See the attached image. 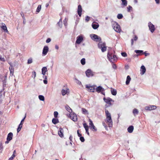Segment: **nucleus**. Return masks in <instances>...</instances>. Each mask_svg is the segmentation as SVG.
<instances>
[{
	"instance_id": "obj_1",
	"label": "nucleus",
	"mask_w": 160,
	"mask_h": 160,
	"mask_svg": "<svg viewBox=\"0 0 160 160\" xmlns=\"http://www.w3.org/2000/svg\"><path fill=\"white\" fill-rule=\"evenodd\" d=\"M105 114L106 118L105 122L108 124L109 127L112 128V127L113 122L111 114L107 110H105Z\"/></svg>"
},
{
	"instance_id": "obj_2",
	"label": "nucleus",
	"mask_w": 160,
	"mask_h": 160,
	"mask_svg": "<svg viewBox=\"0 0 160 160\" xmlns=\"http://www.w3.org/2000/svg\"><path fill=\"white\" fill-rule=\"evenodd\" d=\"M112 24L113 28L116 32L119 33L121 32V29L120 27L117 22H113Z\"/></svg>"
},
{
	"instance_id": "obj_3",
	"label": "nucleus",
	"mask_w": 160,
	"mask_h": 160,
	"mask_svg": "<svg viewBox=\"0 0 160 160\" xmlns=\"http://www.w3.org/2000/svg\"><path fill=\"white\" fill-rule=\"evenodd\" d=\"M108 60L112 62H113L117 60V57L115 55H112L111 53H108L107 55Z\"/></svg>"
},
{
	"instance_id": "obj_4",
	"label": "nucleus",
	"mask_w": 160,
	"mask_h": 160,
	"mask_svg": "<svg viewBox=\"0 0 160 160\" xmlns=\"http://www.w3.org/2000/svg\"><path fill=\"white\" fill-rule=\"evenodd\" d=\"M98 47L101 49L102 52H104L107 50V47L106 44L104 43L100 42L98 45Z\"/></svg>"
},
{
	"instance_id": "obj_5",
	"label": "nucleus",
	"mask_w": 160,
	"mask_h": 160,
	"mask_svg": "<svg viewBox=\"0 0 160 160\" xmlns=\"http://www.w3.org/2000/svg\"><path fill=\"white\" fill-rule=\"evenodd\" d=\"M90 37L92 39L95 41L99 42L101 41L100 38L96 34H91L90 35Z\"/></svg>"
},
{
	"instance_id": "obj_6",
	"label": "nucleus",
	"mask_w": 160,
	"mask_h": 160,
	"mask_svg": "<svg viewBox=\"0 0 160 160\" xmlns=\"http://www.w3.org/2000/svg\"><path fill=\"white\" fill-rule=\"evenodd\" d=\"M85 86L88 92H94L96 86H91L90 85H86Z\"/></svg>"
},
{
	"instance_id": "obj_7",
	"label": "nucleus",
	"mask_w": 160,
	"mask_h": 160,
	"mask_svg": "<svg viewBox=\"0 0 160 160\" xmlns=\"http://www.w3.org/2000/svg\"><path fill=\"white\" fill-rule=\"evenodd\" d=\"M69 90L66 86H64L62 90V94L63 96L69 94Z\"/></svg>"
},
{
	"instance_id": "obj_8",
	"label": "nucleus",
	"mask_w": 160,
	"mask_h": 160,
	"mask_svg": "<svg viewBox=\"0 0 160 160\" xmlns=\"http://www.w3.org/2000/svg\"><path fill=\"white\" fill-rule=\"evenodd\" d=\"M83 36L82 35H80L78 36L77 38V40L76 41V44H80L83 41Z\"/></svg>"
},
{
	"instance_id": "obj_9",
	"label": "nucleus",
	"mask_w": 160,
	"mask_h": 160,
	"mask_svg": "<svg viewBox=\"0 0 160 160\" xmlns=\"http://www.w3.org/2000/svg\"><path fill=\"white\" fill-rule=\"evenodd\" d=\"M86 76L88 77H90L94 76V72L92 71L90 69H88L85 72Z\"/></svg>"
},
{
	"instance_id": "obj_10",
	"label": "nucleus",
	"mask_w": 160,
	"mask_h": 160,
	"mask_svg": "<svg viewBox=\"0 0 160 160\" xmlns=\"http://www.w3.org/2000/svg\"><path fill=\"white\" fill-rule=\"evenodd\" d=\"M88 121L89 122V125L90 128L91 129H92V130L94 131H96L97 129L94 126L92 120L91 119H88Z\"/></svg>"
},
{
	"instance_id": "obj_11",
	"label": "nucleus",
	"mask_w": 160,
	"mask_h": 160,
	"mask_svg": "<svg viewBox=\"0 0 160 160\" xmlns=\"http://www.w3.org/2000/svg\"><path fill=\"white\" fill-rule=\"evenodd\" d=\"M157 108L156 106L154 105H150L146 106L145 109L146 110L151 111Z\"/></svg>"
},
{
	"instance_id": "obj_12",
	"label": "nucleus",
	"mask_w": 160,
	"mask_h": 160,
	"mask_svg": "<svg viewBox=\"0 0 160 160\" xmlns=\"http://www.w3.org/2000/svg\"><path fill=\"white\" fill-rule=\"evenodd\" d=\"M103 100L108 104L111 105L112 104V102H113L114 101L112 99L109 98H104Z\"/></svg>"
},
{
	"instance_id": "obj_13",
	"label": "nucleus",
	"mask_w": 160,
	"mask_h": 160,
	"mask_svg": "<svg viewBox=\"0 0 160 160\" xmlns=\"http://www.w3.org/2000/svg\"><path fill=\"white\" fill-rule=\"evenodd\" d=\"M49 51V48L47 46H45L44 47L42 50V55L45 56L47 55Z\"/></svg>"
},
{
	"instance_id": "obj_14",
	"label": "nucleus",
	"mask_w": 160,
	"mask_h": 160,
	"mask_svg": "<svg viewBox=\"0 0 160 160\" xmlns=\"http://www.w3.org/2000/svg\"><path fill=\"white\" fill-rule=\"evenodd\" d=\"M148 26L150 31L152 33L155 30L154 26L150 22H149L148 23Z\"/></svg>"
},
{
	"instance_id": "obj_15",
	"label": "nucleus",
	"mask_w": 160,
	"mask_h": 160,
	"mask_svg": "<svg viewBox=\"0 0 160 160\" xmlns=\"http://www.w3.org/2000/svg\"><path fill=\"white\" fill-rule=\"evenodd\" d=\"M70 118L74 122H76L77 120V117L76 115L74 113L70 114Z\"/></svg>"
},
{
	"instance_id": "obj_16",
	"label": "nucleus",
	"mask_w": 160,
	"mask_h": 160,
	"mask_svg": "<svg viewBox=\"0 0 160 160\" xmlns=\"http://www.w3.org/2000/svg\"><path fill=\"white\" fill-rule=\"evenodd\" d=\"M92 26L93 29H96L99 27V24L97 22H94L92 23Z\"/></svg>"
},
{
	"instance_id": "obj_17",
	"label": "nucleus",
	"mask_w": 160,
	"mask_h": 160,
	"mask_svg": "<svg viewBox=\"0 0 160 160\" xmlns=\"http://www.w3.org/2000/svg\"><path fill=\"white\" fill-rule=\"evenodd\" d=\"M82 8L81 5H79L78 6L77 12L79 17H81L82 15Z\"/></svg>"
},
{
	"instance_id": "obj_18",
	"label": "nucleus",
	"mask_w": 160,
	"mask_h": 160,
	"mask_svg": "<svg viewBox=\"0 0 160 160\" xmlns=\"http://www.w3.org/2000/svg\"><path fill=\"white\" fill-rule=\"evenodd\" d=\"M96 92L98 93H99L101 92H103L104 91V89L100 86L97 87L96 88Z\"/></svg>"
},
{
	"instance_id": "obj_19",
	"label": "nucleus",
	"mask_w": 160,
	"mask_h": 160,
	"mask_svg": "<svg viewBox=\"0 0 160 160\" xmlns=\"http://www.w3.org/2000/svg\"><path fill=\"white\" fill-rule=\"evenodd\" d=\"M146 71V69L145 66L143 65L141 66L140 69L141 74L143 75L145 73Z\"/></svg>"
},
{
	"instance_id": "obj_20",
	"label": "nucleus",
	"mask_w": 160,
	"mask_h": 160,
	"mask_svg": "<svg viewBox=\"0 0 160 160\" xmlns=\"http://www.w3.org/2000/svg\"><path fill=\"white\" fill-rule=\"evenodd\" d=\"M47 71L48 69L46 67H44L42 68V74L44 76L45 75L46 72H47Z\"/></svg>"
},
{
	"instance_id": "obj_21",
	"label": "nucleus",
	"mask_w": 160,
	"mask_h": 160,
	"mask_svg": "<svg viewBox=\"0 0 160 160\" xmlns=\"http://www.w3.org/2000/svg\"><path fill=\"white\" fill-rule=\"evenodd\" d=\"M63 130L62 128H60L58 132V134L59 136L61 137H62L63 136Z\"/></svg>"
},
{
	"instance_id": "obj_22",
	"label": "nucleus",
	"mask_w": 160,
	"mask_h": 160,
	"mask_svg": "<svg viewBox=\"0 0 160 160\" xmlns=\"http://www.w3.org/2000/svg\"><path fill=\"white\" fill-rule=\"evenodd\" d=\"M138 39V37L136 35H134L133 38L131 39V45L132 46L133 44L134 41H136Z\"/></svg>"
},
{
	"instance_id": "obj_23",
	"label": "nucleus",
	"mask_w": 160,
	"mask_h": 160,
	"mask_svg": "<svg viewBox=\"0 0 160 160\" xmlns=\"http://www.w3.org/2000/svg\"><path fill=\"white\" fill-rule=\"evenodd\" d=\"M13 136V134L12 132H10L9 133L7 136V139L11 141L12 139Z\"/></svg>"
},
{
	"instance_id": "obj_24",
	"label": "nucleus",
	"mask_w": 160,
	"mask_h": 160,
	"mask_svg": "<svg viewBox=\"0 0 160 160\" xmlns=\"http://www.w3.org/2000/svg\"><path fill=\"white\" fill-rule=\"evenodd\" d=\"M122 2V7L126 6L128 4V2L127 0H121Z\"/></svg>"
},
{
	"instance_id": "obj_25",
	"label": "nucleus",
	"mask_w": 160,
	"mask_h": 160,
	"mask_svg": "<svg viewBox=\"0 0 160 160\" xmlns=\"http://www.w3.org/2000/svg\"><path fill=\"white\" fill-rule=\"evenodd\" d=\"M133 129L134 127L132 126H129L127 129L128 132L130 133L132 132L133 131Z\"/></svg>"
},
{
	"instance_id": "obj_26",
	"label": "nucleus",
	"mask_w": 160,
	"mask_h": 160,
	"mask_svg": "<svg viewBox=\"0 0 160 160\" xmlns=\"http://www.w3.org/2000/svg\"><path fill=\"white\" fill-rule=\"evenodd\" d=\"M1 28L5 32H8L7 30V27H6V25H5V24H2V26H1Z\"/></svg>"
},
{
	"instance_id": "obj_27",
	"label": "nucleus",
	"mask_w": 160,
	"mask_h": 160,
	"mask_svg": "<svg viewBox=\"0 0 160 160\" xmlns=\"http://www.w3.org/2000/svg\"><path fill=\"white\" fill-rule=\"evenodd\" d=\"M131 80V78L129 76H128L126 81V84L127 85H128L129 83Z\"/></svg>"
},
{
	"instance_id": "obj_28",
	"label": "nucleus",
	"mask_w": 160,
	"mask_h": 160,
	"mask_svg": "<svg viewBox=\"0 0 160 160\" xmlns=\"http://www.w3.org/2000/svg\"><path fill=\"white\" fill-rule=\"evenodd\" d=\"M65 108L66 110L69 113H71L72 112V110L70 108L68 105L65 106Z\"/></svg>"
},
{
	"instance_id": "obj_29",
	"label": "nucleus",
	"mask_w": 160,
	"mask_h": 160,
	"mask_svg": "<svg viewBox=\"0 0 160 160\" xmlns=\"http://www.w3.org/2000/svg\"><path fill=\"white\" fill-rule=\"evenodd\" d=\"M82 113L84 114H88V111L85 108H82Z\"/></svg>"
},
{
	"instance_id": "obj_30",
	"label": "nucleus",
	"mask_w": 160,
	"mask_h": 160,
	"mask_svg": "<svg viewBox=\"0 0 160 160\" xmlns=\"http://www.w3.org/2000/svg\"><path fill=\"white\" fill-rule=\"evenodd\" d=\"M52 122L54 124H56L59 122L58 119L56 118H53L52 120Z\"/></svg>"
},
{
	"instance_id": "obj_31",
	"label": "nucleus",
	"mask_w": 160,
	"mask_h": 160,
	"mask_svg": "<svg viewBox=\"0 0 160 160\" xmlns=\"http://www.w3.org/2000/svg\"><path fill=\"white\" fill-rule=\"evenodd\" d=\"M111 92L112 94L113 95H116L117 94V91L116 89L112 88Z\"/></svg>"
},
{
	"instance_id": "obj_32",
	"label": "nucleus",
	"mask_w": 160,
	"mask_h": 160,
	"mask_svg": "<svg viewBox=\"0 0 160 160\" xmlns=\"http://www.w3.org/2000/svg\"><path fill=\"white\" fill-rule=\"evenodd\" d=\"M57 24L58 26L60 28H61L62 25V19L61 18L59 21L57 23Z\"/></svg>"
},
{
	"instance_id": "obj_33",
	"label": "nucleus",
	"mask_w": 160,
	"mask_h": 160,
	"mask_svg": "<svg viewBox=\"0 0 160 160\" xmlns=\"http://www.w3.org/2000/svg\"><path fill=\"white\" fill-rule=\"evenodd\" d=\"M135 52L138 54V55H140L143 52V51L142 50H135Z\"/></svg>"
},
{
	"instance_id": "obj_34",
	"label": "nucleus",
	"mask_w": 160,
	"mask_h": 160,
	"mask_svg": "<svg viewBox=\"0 0 160 160\" xmlns=\"http://www.w3.org/2000/svg\"><path fill=\"white\" fill-rule=\"evenodd\" d=\"M9 70H10V73L13 74L14 72V69L13 67L12 66L11 67H10L9 68Z\"/></svg>"
},
{
	"instance_id": "obj_35",
	"label": "nucleus",
	"mask_w": 160,
	"mask_h": 160,
	"mask_svg": "<svg viewBox=\"0 0 160 160\" xmlns=\"http://www.w3.org/2000/svg\"><path fill=\"white\" fill-rule=\"evenodd\" d=\"M38 98L40 100L42 101H44V97L42 95H40L38 96Z\"/></svg>"
},
{
	"instance_id": "obj_36",
	"label": "nucleus",
	"mask_w": 160,
	"mask_h": 160,
	"mask_svg": "<svg viewBox=\"0 0 160 160\" xmlns=\"http://www.w3.org/2000/svg\"><path fill=\"white\" fill-rule=\"evenodd\" d=\"M41 5H39L37 8V9H36V12H38V13L40 12V10L41 9Z\"/></svg>"
},
{
	"instance_id": "obj_37",
	"label": "nucleus",
	"mask_w": 160,
	"mask_h": 160,
	"mask_svg": "<svg viewBox=\"0 0 160 160\" xmlns=\"http://www.w3.org/2000/svg\"><path fill=\"white\" fill-rule=\"evenodd\" d=\"M138 110L136 109H134L133 111V113L134 115H137L138 113Z\"/></svg>"
},
{
	"instance_id": "obj_38",
	"label": "nucleus",
	"mask_w": 160,
	"mask_h": 160,
	"mask_svg": "<svg viewBox=\"0 0 160 160\" xmlns=\"http://www.w3.org/2000/svg\"><path fill=\"white\" fill-rule=\"evenodd\" d=\"M22 125L21 124H20L19 126L17 129V132H18L21 130L22 127Z\"/></svg>"
},
{
	"instance_id": "obj_39",
	"label": "nucleus",
	"mask_w": 160,
	"mask_h": 160,
	"mask_svg": "<svg viewBox=\"0 0 160 160\" xmlns=\"http://www.w3.org/2000/svg\"><path fill=\"white\" fill-rule=\"evenodd\" d=\"M81 63L82 65H85L86 63L85 59L84 58H82L81 60Z\"/></svg>"
},
{
	"instance_id": "obj_40",
	"label": "nucleus",
	"mask_w": 160,
	"mask_h": 160,
	"mask_svg": "<svg viewBox=\"0 0 160 160\" xmlns=\"http://www.w3.org/2000/svg\"><path fill=\"white\" fill-rule=\"evenodd\" d=\"M32 59L31 58H29L28 60L27 63L30 64L32 63Z\"/></svg>"
},
{
	"instance_id": "obj_41",
	"label": "nucleus",
	"mask_w": 160,
	"mask_h": 160,
	"mask_svg": "<svg viewBox=\"0 0 160 160\" xmlns=\"http://www.w3.org/2000/svg\"><path fill=\"white\" fill-rule=\"evenodd\" d=\"M123 17V15L121 14H119L117 15V18L118 19H122Z\"/></svg>"
},
{
	"instance_id": "obj_42",
	"label": "nucleus",
	"mask_w": 160,
	"mask_h": 160,
	"mask_svg": "<svg viewBox=\"0 0 160 160\" xmlns=\"http://www.w3.org/2000/svg\"><path fill=\"white\" fill-rule=\"evenodd\" d=\"M102 124L104 126V128H105L106 130H108V127L107 125L105 124V122H102Z\"/></svg>"
},
{
	"instance_id": "obj_43",
	"label": "nucleus",
	"mask_w": 160,
	"mask_h": 160,
	"mask_svg": "<svg viewBox=\"0 0 160 160\" xmlns=\"http://www.w3.org/2000/svg\"><path fill=\"white\" fill-rule=\"evenodd\" d=\"M121 54L123 57H126L127 56V54L125 52H122L121 53Z\"/></svg>"
},
{
	"instance_id": "obj_44",
	"label": "nucleus",
	"mask_w": 160,
	"mask_h": 160,
	"mask_svg": "<svg viewBox=\"0 0 160 160\" xmlns=\"http://www.w3.org/2000/svg\"><path fill=\"white\" fill-rule=\"evenodd\" d=\"M36 77V73L35 72L33 71L32 73V77L35 78Z\"/></svg>"
},
{
	"instance_id": "obj_45",
	"label": "nucleus",
	"mask_w": 160,
	"mask_h": 160,
	"mask_svg": "<svg viewBox=\"0 0 160 160\" xmlns=\"http://www.w3.org/2000/svg\"><path fill=\"white\" fill-rule=\"evenodd\" d=\"M127 8L128 9V12H130L131 10H132V7L130 6H129L128 7H127Z\"/></svg>"
},
{
	"instance_id": "obj_46",
	"label": "nucleus",
	"mask_w": 160,
	"mask_h": 160,
	"mask_svg": "<svg viewBox=\"0 0 160 160\" xmlns=\"http://www.w3.org/2000/svg\"><path fill=\"white\" fill-rule=\"evenodd\" d=\"M83 125L85 129H86L87 128H88V126L87 125V124L86 123H83Z\"/></svg>"
},
{
	"instance_id": "obj_47",
	"label": "nucleus",
	"mask_w": 160,
	"mask_h": 160,
	"mask_svg": "<svg viewBox=\"0 0 160 160\" xmlns=\"http://www.w3.org/2000/svg\"><path fill=\"white\" fill-rule=\"evenodd\" d=\"M58 113L57 112V111H55L54 112V117L56 118L57 117H58Z\"/></svg>"
},
{
	"instance_id": "obj_48",
	"label": "nucleus",
	"mask_w": 160,
	"mask_h": 160,
	"mask_svg": "<svg viewBox=\"0 0 160 160\" xmlns=\"http://www.w3.org/2000/svg\"><path fill=\"white\" fill-rule=\"evenodd\" d=\"M0 60L3 62L5 61V58L3 57H2L1 55H0Z\"/></svg>"
},
{
	"instance_id": "obj_49",
	"label": "nucleus",
	"mask_w": 160,
	"mask_h": 160,
	"mask_svg": "<svg viewBox=\"0 0 160 160\" xmlns=\"http://www.w3.org/2000/svg\"><path fill=\"white\" fill-rule=\"evenodd\" d=\"M67 21L68 19L66 18H65L64 20L63 21L64 24L65 26L67 25Z\"/></svg>"
},
{
	"instance_id": "obj_50",
	"label": "nucleus",
	"mask_w": 160,
	"mask_h": 160,
	"mask_svg": "<svg viewBox=\"0 0 160 160\" xmlns=\"http://www.w3.org/2000/svg\"><path fill=\"white\" fill-rule=\"evenodd\" d=\"M80 139L82 142H84V139L83 137H82L81 136L80 137Z\"/></svg>"
},
{
	"instance_id": "obj_51",
	"label": "nucleus",
	"mask_w": 160,
	"mask_h": 160,
	"mask_svg": "<svg viewBox=\"0 0 160 160\" xmlns=\"http://www.w3.org/2000/svg\"><path fill=\"white\" fill-rule=\"evenodd\" d=\"M90 19V17L88 16H87L86 17L85 20L87 22H88Z\"/></svg>"
},
{
	"instance_id": "obj_52",
	"label": "nucleus",
	"mask_w": 160,
	"mask_h": 160,
	"mask_svg": "<svg viewBox=\"0 0 160 160\" xmlns=\"http://www.w3.org/2000/svg\"><path fill=\"white\" fill-rule=\"evenodd\" d=\"M15 155L12 154L11 157L9 158V160H12L13 158L15 157Z\"/></svg>"
},
{
	"instance_id": "obj_53",
	"label": "nucleus",
	"mask_w": 160,
	"mask_h": 160,
	"mask_svg": "<svg viewBox=\"0 0 160 160\" xmlns=\"http://www.w3.org/2000/svg\"><path fill=\"white\" fill-rule=\"evenodd\" d=\"M51 41V39L50 38H48L46 40V42L47 43Z\"/></svg>"
},
{
	"instance_id": "obj_54",
	"label": "nucleus",
	"mask_w": 160,
	"mask_h": 160,
	"mask_svg": "<svg viewBox=\"0 0 160 160\" xmlns=\"http://www.w3.org/2000/svg\"><path fill=\"white\" fill-rule=\"evenodd\" d=\"M26 118V116H25L24 118L21 120V122L20 123V124H21L22 125L23 124V122L24 121L25 118Z\"/></svg>"
},
{
	"instance_id": "obj_55",
	"label": "nucleus",
	"mask_w": 160,
	"mask_h": 160,
	"mask_svg": "<svg viewBox=\"0 0 160 160\" xmlns=\"http://www.w3.org/2000/svg\"><path fill=\"white\" fill-rule=\"evenodd\" d=\"M85 130H86V132L87 133V134L88 135H89V132H88V128L86 129H85Z\"/></svg>"
},
{
	"instance_id": "obj_56",
	"label": "nucleus",
	"mask_w": 160,
	"mask_h": 160,
	"mask_svg": "<svg viewBox=\"0 0 160 160\" xmlns=\"http://www.w3.org/2000/svg\"><path fill=\"white\" fill-rule=\"evenodd\" d=\"M77 134L78 137H80L81 136V134H80L79 132V130H78L77 131Z\"/></svg>"
},
{
	"instance_id": "obj_57",
	"label": "nucleus",
	"mask_w": 160,
	"mask_h": 160,
	"mask_svg": "<svg viewBox=\"0 0 160 160\" xmlns=\"http://www.w3.org/2000/svg\"><path fill=\"white\" fill-rule=\"evenodd\" d=\"M43 82L45 84H47L48 83V81L47 80H44Z\"/></svg>"
},
{
	"instance_id": "obj_58",
	"label": "nucleus",
	"mask_w": 160,
	"mask_h": 160,
	"mask_svg": "<svg viewBox=\"0 0 160 160\" xmlns=\"http://www.w3.org/2000/svg\"><path fill=\"white\" fill-rule=\"evenodd\" d=\"M3 149V146L2 145H1L0 146V150L2 151Z\"/></svg>"
},
{
	"instance_id": "obj_59",
	"label": "nucleus",
	"mask_w": 160,
	"mask_h": 160,
	"mask_svg": "<svg viewBox=\"0 0 160 160\" xmlns=\"http://www.w3.org/2000/svg\"><path fill=\"white\" fill-rule=\"evenodd\" d=\"M112 67L114 68L115 69L116 68V65L115 64H113L112 65Z\"/></svg>"
},
{
	"instance_id": "obj_60",
	"label": "nucleus",
	"mask_w": 160,
	"mask_h": 160,
	"mask_svg": "<svg viewBox=\"0 0 160 160\" xmlns=\"http://www.w3.org/2000/svg\"><path fill=\"white\" fill-rule=\"evenodd\" d=\"M10 141L8 140V139H7V141L5 142V143H6V144L8 143Z\"/></svg>"
},
{
	"instance_id": "obj_61",
	"label": "nucleus",
	"mask_w": 160,
	"mask_h": 160,
	"mask_svg": "<svg viewBox=\"0 0 160 160\" xmlns=\"http://www.w3.org/2000/svg\"><path fill=\"white\" fill-rule=\"evenodd\" d=\"M155 1L157 3L159 4V3L160 2L159 0H155Z\"/></svg>"
},
{
	"instance_id": "obj_62",
	"label": "nucleus",
	"mask_w": 160,
	"mask_h": 160,
	"mask_svg": "<svg viewBox=\"0 0 160 160\" xmlns=\"http://www.w3.org/2000/svg\"><path fill=\"white\" fill-rule=\"evenodd\" d=\"M55 48L57 50H58L59 49V47L57 45H55Z\"/></svg>"
},
{
	"instance_id": "obj_63",
	"label": "nucleus",
	"mask_w": 160,
	"mask_h": 160,
	"mask_svg": "<svg viewBox=\"0 0 160 160\" xmlns=\"http://www.w3.org/2000/svg\"><path fill=\"white\" fill-rule=\"evenodd\" d=\"M144 53L145 54V56L149 55V53H146L145 52H144Z\"/></svg>"
},
{
	"instance_id": "obj_64",
	"label": "nucleus",
	"mask_w": 160,
	"mask_h": 160,
	"mask_svg": "<svg viewBox=\"0 0 160 160\" xmlns=\"http://www.w3.org/2000/svg\"><path fill=\"white\" fill-rule=\"evenodd\" d=\"M43 78H44V80H47V77L46 76H44L43 77Z\"/></svg>"
}]
</instances>
